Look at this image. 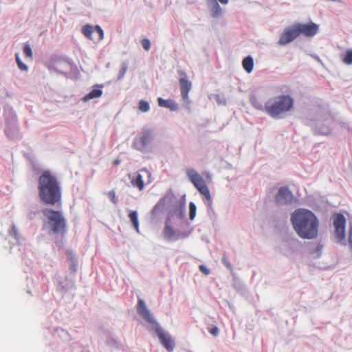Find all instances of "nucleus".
Returning <instances> with one entry per match:
<instances>
[{
	"label": "nucleus",
	"mask_w": 352,
	"mask_h": 352,
	"mask_svg": "<svg viewBox=\"0 0 352 352\" xmlns=\"http://www.w3.org/2000/svg\"><path fill=\"white\" fill-rule=\"evenodd\" d=\"M291 221L297 234L304 239L318 236L319 221L315 214L305 208H298L291 214Z\"/></svg>",
	"instance_id": "f257e3e1"
},
{
	"label": "nucleus",
	"mask_w": 352,
	"mask_h": 352,
	"mask_svg": "<svg viewBox=\"0 0 352 352\" xmlns=\"http://www.w3.org/2000/svg\"><path fill=\"white\" fill-rule=\"evenodd\" d=\"M185 201L173 198L171 206L169 207L168 217L164 228V237L167 241H177L189 236L188 231H175L173 228V221H179L185 215Z\"/></svg>",
	"instance_id": "f03ea898"
},
{
	"label": "nucleus",
	"mask_w": 352,
	"mask_h": 352,
	"mask_svg": "<svg viewBox=\"0 0 352 352\" xmlns=\"http://www.w3.org/2000/svg\"><path fill=\"white\" fill-rule=\"evenodd\" d=\"M39 197L48 205L60 203L61 188L57 179L49 170H45L39 177Z\"/></svg>",
	"instance_id": "7ed1b4c3"
},
{
	"label": "nucleus",
	"mask_w": 352,
	"mask_h": 352,
	"mask_svg": "<svg viewBox=\"0 0 352 352\" xmlns=\"http://www.w3.org/2000/svg\"><path fill=\"white\" fill-rule=\"evenodd\" d=\"M137 311L140 316L144 319L150 325V330H154L157 336L160 343L168 351L172 352L175 348V340L167 331H165L160 324L157 322L154 316L147 309L145 302L138 299L137 305Z\"/></svg>",
	"instance_id": "20e7f679"
},
{
	"label": "nucleus",
	"mask_w": 352,
	"mask_h": 352,
	"mask_svg": "<svg viewBox=\"0 0 352 352\" xmlns=\"http://www.w3.org/2000/svg\"><path fill=\"white\" fill-rule=\"evenodd\" d=\"M294 99L289 95H280L270 99L265 104L266 112L272 118H279L280 115L291 111Z\"/></svg>",
	"instance_id": "39448f33"
},
{
	"label": "nucleus",
	"mask_w": 352,
	"mask_h": 352,
	"mask_svg": "<svg viewBox=\"0 0 352 352\" xmlns=\"http://www.w3.org/2000/svg\"><path fill=\"white\" fill-rule=\"evenodd\" d=\"M43 214L45 218V226L50 232L62 234L66 232L67 221L61 211L45 208Z\"/></svg>",
	"instance_id": "423d86ee"
},
{
	"label": "nucleus",
	"mask_w": 352,
	"mask_h": 352,
	"mask_svg": "<svg viewBox=\"0 0 352 352\" xmlns=\"http://www.w3.org/2000/svg\"><path fill=\"white\" fill-rule=\"evenodd\" d=\"M155 137V129L149 126H144L133 138L131 146L141 153H145L148 151Z\"/></svg>",
	"instance_id": "0eeeda50"
},
{
	"label": "nucleus",
	"mask_w": 352,
	"mask_h": 352,
	"mask_svg": "<svg viewBox=\"0 0 352 352\" xmlns=\"http://www.w3.org/2000/svg\"><path fill=\"white\" fill-rule=\"evenodd\" d=\"M186 173L189 181H190L197 190L205 197L206 199V205L209 209L212 210V198L210 190L205 184L202 177L192 168H188Z\"/></svg>",
	"instance_id": "6e6552de"
},
{
	"label": "nucleus",
	"mask_w": 352,
	"mask_h": 352,
	"mask_svg": "<svg viewBox=\"0 0 352 352\" xmlns=\"http://www.w3.org/2000/svg\"><path fill=\"white\" fill-rule=\"evenodd\" d=\"M4 111L6 122L5 133L9 139H16L19 137L16 116L10 107H5Z\"/></svg>",
	"instance_id": "1a4fd4ad"
},
{
	"label": "nucleus",
	"mask_w": 352,
	"mask_h": 352,
	"mask_svg": "<svg viewBox=\"0 0 352 352\" xmlns=\"http://www.w3.org/2000/svg\"><path fill=\"white\" fill-rule=\"evenodd\" d=\"M179 74L181 76L179 79L181 96L184 101L183 106L186 109H190V100L188 97V93L192 88V83L188 80L186 72L179 71Z\"/></svg>",
	"instance_id": "9d476101"
},
{
	"label": "nucleus",
	"mask_w": 352,
	"mask_h": 352,
	"mask_svg": "<svg viewBox=\"0 0 352 352\" xmlns=\"http://www.w3.org/2000/svg\"><path fill=\"white\" fill-rule=\"evenodd\" d=\"M333 225L335 227V237L337 242L346 245L345 241V225L346 219L342 214H337L335 217Z\"/></svg>",
	"instance_id": "9b49d317"
},
{
	"label": "nucleus",
	"mask_w": 352,
	"mask_h": 352,
	"mask_svg": "<svg viewBox=\"0 0 352 352\" xmlns=\"http://www.w3.org/2000/svg\"><path fill=\"white\" fill-rule=\"evenodd\" d=\"M294 196L287 186L280 187L275 197V201L278 206H286L293 203Z\"/></svg>",
	"instance_id": "f8f14e48"
},
{
	"label": "nucleus",
	"mask_w": 352,
	"mask_h": 352,
	"mask_svg": "<svg viewBox=\"0 0 352 352\" xmlns=\"http://www.w3.org/2000/svg\"><path fill=\"white\" fill-rule=\"evenodd\" d=\"M294 25L297 31L298 36L300 34H302L307 37H312L315 36L319 30L318 25L313 22H310L307 24L298 23Z\"/></svg>",
	"instance_id": "ddd939ff"
},
{
	"label": "nucleus",
	"mask_w": 352,
	"mask_h": 352,
	"mask_svg": "<svg viewBox=\"0 0 352 352\" xmlns=\"http://www.w3.org/2000/svg\"><path fill=\"white\" fill-rule=\"evenodd\" d=\"M298 37L297 31L295 29L294 25H292L284 30L283 33L280 34L278 44L280 45H286L288 43L292 42Z\"/></svg>",
	"instance_id": "4468645a"
},
{
	"label": "nucleus",
	"mask_w": 352,
	"mask_h": 352,
	"mask_svg": "<svg viewBox=\"0 0 352 352\" xmlns=\"http://www.w3.org/2000/svg\"><path fill=\"white\" fill-rule=\"evenodd\" d=\"M56 283L57 291L62 295H64L67 292L74 289V282L72 279H63L62 278L57 276L56 277Z\"/></svg>",
	"instance_id": "2eb2a0df"
},
{
	"label": "nucleus",
	"mask_w": 352,
	"mask_h": 352,
	"mask_svg": "<svg viewBox=\"0 0 352 352\" xmlns=\"http://www.w3.org/2000/svg\"><path fill=\"white\" fill-rule=\"evenodd\" d=\"M72 64L70 60L63 59L56 61L53 65L50 67V69L62 74H66L72 70Z\"/></svg>",
	"instance_id": "dca6fc26"
},
{
	"label": "nucleus",
	"mask_w": 352,
	"mask_h": 352,
	"mask_svg": "<svg viewBox=\"0 0 352 352\" xmlns=\"http://www.w3.org/2000/svg\"><path fill=\"white\" fill-rule=\"evenodd\" d=\"M173 228L175 231H188L189 235L192 232V228L190 226V223L186 217L182 218L178 221H173Z\"/></svg>",
	"instance_id": "f3484780"
},
{
	"label": "nucleus",
	"mask_w": 352,
	"mask_h": 352,
	"mask_svg": "<svg viewBox=\"0 0 352 352\" xmlns=\"http://www.w3.org/2000/svg\"><path fill=\"white\" fill-rule=\"evenodd\" d=\"M174 198V195L169 192H168L162 199L160 200V201L153 207L152 210V213L155 214L158 213L160 211L162 210V206L166 203L172 201V199Z\"/></svg>",
	"instance_id": "a211bd4d"
},
{
	"label": "nucleus",
	"mask_w": 352,
	"mask_h": 352,
	"mask_svg": "<svg viewBox=\"0 0 352 352\" xmlns=\"http://www.w3.org/2000/svg\"><path fill=\"white\" fill-rule=\"evenodd\" d=\"M158 105L161 107L169 109L171 111H177L179 105L173 100H164L162 98H157Z\"/></svg>",
	"instance_id": "6ab92c4d"
},
{
	"label": "nucleus",
	"mask_w": 352,
	"mask_h": 352,
	"mask_svg": "<svg viewBox=\"0 0 352 352\" xmlns=\"http://www.w3.org/2000/svg\"><path fill=\"white\" fill-rule=\"evenodd\" d=\"M208 8L210 12L211 16L212 18L217 19L221 16L222 9L221 6L219 5L218 2L211 6H208Z\"/></svg>",
	"instance_id": "aec40b11"
},
{
	"label": "nucleus",
	"mask_w": 352,
	"mask_h": 352,
	"mask_svg": "<svg viewBox=\"0 0 352 352\" xmlns=\"http://www.w3.org/2000/svg\"><path fill=\"white\" fill-rule=\"evenodd\" d=\"M102 94V90L100 89H94L92 91H91L89 94L85 95L82 98V101L87 102L90 100L100 98Z\"/></svg>",
	"instance_id": "412c9836"
},
{
	"label": "nucleus",
	"mask_w": 352,
	"mask_h": 352,
	"mask_svg": "<svg viewBox=\"0 0 352 352\" xmlns=\"http://www.w3.org/2000/svg\"><path fill=\"white\" fill-rule=\"evenodd\" d=\"M129 218L136 232L140 233L138 212L136 210L131 211L129 214Z\"/></svg>",
	"instance_id": "4be33fe9"
},
{
	"label": "nucleus",
	"mask_w": 352,
	"mask_h": 352,
	"mask_svg": "<svg viewBox=\"0 0 352 352\" xmlns=\"http://www.w3.org/2000/svg\"><path fill=\"white\" fill-rule=\"evenodd\" d=\"M243 67L244 69L250 74L252 72L254 67V60L251 56H248L243 60Z\"/></svg>",
	"instance_id": "5701e85b"
},
{
	"label": "nucleus",
	"mask_w": 352,
	"mask_h": 352,
	"mask_svg": "<svg viewBox=\"0 0 352 352\" xmlns=\"http://www.w3.org/2000/svg\"><path fill=\"white\" fill-rule=\"evenodd\" d=\"M131 184L133 186H136L139 190H142L144 187L143 177L140 173H138L135 178L131 179Z\"/></svg>",
	"instance_id": "b1692460"
},
{
	"label": "nucleus",
	"mask_w": 352,
	"mask_h": 352,
	"mask_svg": "<svg viewBox=\"0 0 352 352\" xmlns=\"http://www.w3.org/2000/svg\"><path fill=\"white\" fill-rule=\"evenodd\" d=\"M94 32V27L91 25H85L82 28V33L87 38L91 39V34Z\"/></svg>",
	"instance_id": "393cba45"
},
{
	"label": "nucleus",
	"mask_w": 352,
	"mask_h": 352,
	"mask_svg": "<svg viewBox=\"0 0 352 352\" xmlns=\"http://www.w3.org/2000/svg\"><path fill=\"white\" fill-rule=\"evenodd\" d=\"M197 207L195 203L190 202L189 204V218L193 220L196 216Z\"/></svg>",
	"instance_id": "a878e982"
},
{
	"label": "nucleus",
	"mask_w": 352,
	"mask_h": 352,
	"mask_svg": "<svg viewBox=\"0 0 352 352\" xmlns=\"http://www.w3.org/2000/svg\"><path fill=\"white\" fill-rule=\"evenodd\" d=\"M68 257L71 260L70 269L74 272H75L77 270V265H78L77 261L74 258V255L72 252L68 253Z\"/></svg>",
	"instance_id": "bb28decb"
},
{
	"label": "nucleus",
	"mask_w": 352,
	"mask_h": 352,
	"mask_svg": "<svg viewBox=\"0 0 352 352\" xmlns=\"http://www.w3.org/2000/svg\"><path fill=\"white\" fill-rule=\"evenodd\" d=\"M138 107L142 112H148L150 109L149 103L144 100H140Z\"/></svg>",
	"instance_id": "cd10ccee"
},
{
	"label": "nucleus",
	"mask_w": 352,
	"mask_h": 352,
	"mask_svg": "<svg viewBox=\"0 0 352 352\" xmlns=\"http://www.w3.org/2000/svg\"><path fill=\"white\" fill-rule=\"evenodd\" d=\"M15 56H16V63H17V65H18V67L21 70V71H27L28 67V66L23 63L22 62V60H21L20 58V56H19V53H16L15 54Z\"/></svg>",
	"instance_id": "c85d7f7f"
},
{
	"label": "nucleus",
	"mask_w": 352,
	"mask_h": 352,
	"mask_svg": "<svg viewBox=\"0 0 352 352\" xmlns=\"http://www.w3.org/2000/svg\"><path fill=\"white\" fill-rule=\"evenodd\" d=\"M343 62L346 65L352 64V50H347L343 58Z\"/></svg>",
	"instance_id": "c756f323"
},
{
	"label": "nucleus",
	"mask_w": 352,
	"mask_h": 352,
	"mask_svg": "<svg viewBox=\"0 0 352 352\" xmlns=\"http://www.w3.org/2000/svg\"><path fill=\"white\" fill-rule=\"evenodd\" d=\"M127 69H128V65L126 63H122L121 65V68L119 71L118 80H120L124 77V76L125 75V74L127 71Z\"/></svg>",
	"instance_id": "7c9ffc66"
},
{
	"label": "nucleus",
	"mask_w": 352,
	"mask_h": 352,
	"mask_svg": "<svg viewBox=\"0 0 352 352\" xmlns=\"http://www.w3.org/2000/svg\"><path fill=\"white\" fill-rule=\"evenodd\" d=\"M208 332L214 337H217L219 335V329L217 326H210L207 328Z\"/></svg>",
	"instance_id": "2f4dec72"
},
{
	"label": "nucleus",
	"mask_w": 352,
	"mask_h": 352,
	"mask_svg": "<svg viewBox=\"0 0 352 352\" xmlns=\"http://www.w3.org/2000/svg\"><path fill=\"white\" fill-rule=\"evenodd\" d=\"M214 98L218 104L224 106L226 105V100L225 98L221 97L219 95L217 94L214 95Z\"/></svg>",
	"instance_id": "473e14b6"
},
{
	"label": "nucleus",
	"mask_w": 352,
	"mask_h": 352,
	"mask_svg": "<svg viewBox=\"0 0 352 352\" xmlns=\"http://www.w3.org/2000/svg\"><path fill=\"white\" fill-rule=\"evenodd\" d=\"M251 103L257 109H263V104L256 98H251Z\"/></svg>",
	"instance_id": "72a5a7b5"
},
{
	"label": "nucleus",
	"mask_w": 352,
	"mask_h": 352,
	"mask_svg": "<svg viewBox=\"0 0 352 352\" xmlns=\"http://www.w3.org/2000/svg\"><path fill=\"white\" fill-rule=\"evenodd\" d=\"M141 43H142V45L143 47V48L146 50V51H148L151 48V42L147 38H144L141 41Z\"/></svg>",
	"instance_id": "f704fd0d"
},
{
	"label": "nucleus",
	"mask_w": 352,
	"mask_h": 352,
	"mask_svg": "<svg viewBox=\"0 0 352 352\" xmlns=\"http://www.w3.org/2000/svg\"><path fill=\"white\" fill-rule=\"evenodd\" d=\"M23 52H24L25 55L27 57L31 58L32 56V51L30 46L28 44H26L24 46Z\"/></svg>",
	"instance_id": "c9c22d12"
},
{
	"label": "nucleus",
	"mask_w": 352,
	"mask_h": 352,
	"mask_svg": "<svg viewBox=\"0 0 352 352\" xmlns=\"http://www.w3.org/2000/svg\"><path fill=\"white\" fill-rule=\"evenodd\" d=\"M108 197L111 199V201L114 204H116L118 203V199L116 196V192L113 190L109 191L108 192Z\"/></svg>",
	"instance_id": "e433bc0d"
},
{
	"label": "nucleus",
	"mask_w": 352,
	"mask_h": 352,
	"mask_svg": "<svg viewBox=\"0 0 352 352\" xmlns=\"http://www.w3.org/2000/svg\"><path fill=\"white\" fill-rule=\"evenodd\" d=\"M95 30L99 35V40H102L104 38V32L100 25L95 26Z\"/></svg>",
	"instance_id": "4c0bfd02"
},
{
	"label": "nucleus",
	"mask_w": 352,
	"mask_h": 352,
	"mask_svg": "<svg viewBox=\"0 0 352 352\" xmlns=\"http://www.w3.org/2000/svg\"><path fill=\"white\" fill-rule=\"evenodd\" d=\"M199 270L205 275H208L210 273V270L204 265H201L199 267Z\"/></svg>",
	"instance_id": "58836bf2"
},
{
	"label": "nucleus",
	"mask_w": 352,
	"mask_h": 352,
	"mask_svg": "<svg viewBox=\"0 0 352 352\" xmlns=\"http://www.w3.org/2000/svg\"><path fill=\"white\" fill-rule=\"evenodd\" d=\"M107 344L111 346H114V347L118 346V343H117L116 340L113 338H109L107 340Z\"/></svg>",
	"instance_id": "ea45409f"
},
{
	"label": "nucleus",
	"mask_w": 352,
	"mask_h": 352,
	"mask_svg": "<svg viewBox=\"0 0 352 352\" xmlns=\"http://www.w3.org/2000/svg\"><path fill=\"white\" fill-rule=\"evenodd\" d=\"M10 235L14 236V238L17 240L18 239V231L14 225H12V228L10 231Z\"/></svg>",
	"instance_id": "a19ab883"
},
{
	"label": "nucleus",
	"mask_w": 352,
	"mask_h": 352,
	"mask_svg": "<svg viewBox=\"0 0 352 352\" xmlns=\"http://www.w3.org/2000/svg\"><path fill=\"white\" fill-rule=\"evenodd\" d=\"M36 215V211H30L28 214V217L30 219H32L33 218H34Z\"/></svg>",
	"instance_id": "79ce46f5"
},
{
	"label": "nucleus",
	"mask_w": 352,
	"mask_h": 352,
	"mask_svg": "<svg viewBox=\"0 0 352 352\" xmlns=\"http://www.w3.org/2000/svg\"><path fill=\"white\" fill-rule=\"evenodd\" d=\"M222 261L223 263V264L228 267V268H230V263L228 262L227 258L226 256H223V258H222Z\"/></svg>",
	"instance_id": "37998d69"
},
{
	"label": "nucleus",
	"mask_w": 352,
	"mask_h": 352,
	"mask_svg": "<svg viewBox=\"0 0 352 352\" xmlns=\"http://www.w3.org/2000/svg\"><path fill=\"white\" fill-rule=\"evenodd\" d=\"M349 243L352 245V225L350 226L349 229Z\"/></svg>",
	"instance_id": "c03bdc74"
},
{
	"label": "nucleus",
	"mask_w": 352,
	"mask_h": 352,
	"mask_svg": "<svg viewBox=\"0 0 352 352\" xmlns=\"http://www.w3.org/2000/svg\"><path fill=\"white\" fill-rule=\"evenodd\" d=\"M217 3V0H206L207 6Z\"/></svg>",
	"instance_id": "a18cd8bd"
},
{
	"label": "nucleus",
	"mask_w": 352,
	"mask_h": 352,
	"mask_svg": "<svg viewBox=\"0 0 352 352\" xmlns=\"http://www.w3.org/2000/svg\"><path fill=\"white\" fill-rule=\"evenodd\" d=\"M140 173H143L146 174L148 176H150L151 173L146 168H142L140 170Z\"/></svg>",
	"instance_id": "49530a36"
},
{
	"label": "nucleus",
	"mask_w": 352,
	"mask_h": 352,
	"mask_svg": "<svg viewBox=\"0 0 352 352\" xmlns=\"http://www.w3.org/2000/svg\"><path fill=\"white\" fill-rule=\"evenodd\" d=\"M219 3L223 5H227L228 3V0H218Z\"/></svg>",
	"instance_id": "de8ad7c7"
},
{
	"label": "nucleus",
	"mask_w": 352,
	"mask_h": 352,
	"mask_svg": "<svg viewBox=\"0 0 352 352\" xmlns=\"http://www.w3.org/2000/svg\"><path fill=\"white\" fill-rule=\"evenodd\" d=\"M120 160L118 159H116L113 161V164H115V165H118V164H120Z\"/></svg>",
	"instance_id": "09e8293b"
},
{
	"label": "nucleus",
	"mask_w": 352,
	"mask_h": 352,
	"mask_svg": "<svg viewBox=\"0 0 352 352\" xmlns=\"http://www.w3.org/2000/svg\"><path fill=\"white\" fill-rule=\"evenodd\" d=\"M321 248H322V246L318 245L317 250H318V251L320 250Z\"/></svg>",
	"instance_id": "8fccbe9b"
}]
</instances>
